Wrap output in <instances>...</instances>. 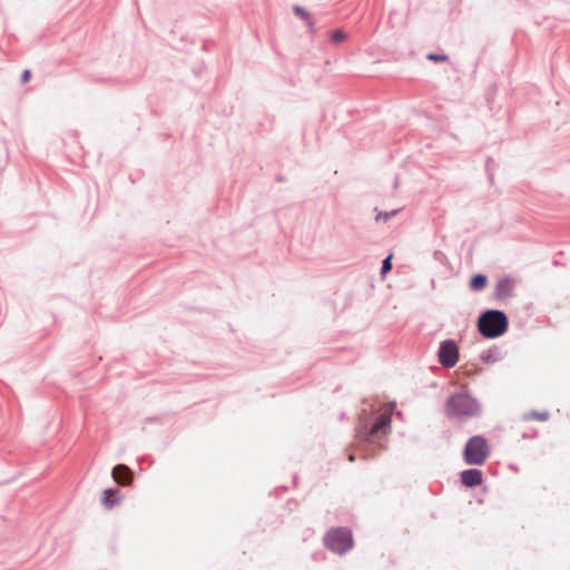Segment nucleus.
<instances>
[{"label":"nucleus","instance_id":"1","mask_svg":"<svg viewBox=\"0 0 570 570\" xmlns=\"http://www.w3.org/2000/svg\"><path fill=\"white\" fill-rule=\"evenodd\" d=\"M476 328L484 338H498L508 332L509 317L501 309H485L478 317Z\"/></svg>","mask_w":570,"mask_h":570},{"label":"nucleus","instance_id":"2","mask_svg":"<svg viewBox=\"0 0 570 570\" xmlns=\"http://www.w3.org/2000/svg\"><path fill=\"white\" fill-rule=\"evenodd\" d=\"M490 449L482 436L471 438L464 448V461L471 465H481L485 462Z\"/></svg>","mask_w":570,"mask_h":570},{"label":"nucleus","instance_id":"3","mask_svg":"<svg viewBox=\"0 0 570 570\" xmlns=\"http://www.w3.org/2000/svg\"><path fill=\"white\" fill-rule=\"evenodd\" d=\"M324 540L326 547L336 553L346 552L353 544L352 533L345 528L328 531Z\"/></svg>","mask_w":570,"mask_h":570},{"label":"nucleus","instance_id":"4","mask_svg":"<svg viewBox=\"0 0 570 570\" xmlns=\"http://www.w3.org/2000/svg\"><path fill=\"white\" fill-rule=\"evenodd\" d=\"M460 356L458 343L448 338L440 343L438 351V361L445 368H452L456 365Z\"/></svg>","mask_w":570,"mask_h":570},{"label":"nucleus","instance_id":"5","mask_svg":"<svg viewBox=\"0 0 570 570\" xmlns=\"http://www.w3.org/2000/svg\"><path fill=\"white\" fill-rule=\"evenodd\" d=\"M517 281L510 275L503 276L498 279L493 297L498 302H504L515 295Z\"/></svg>","mask_w":570,"mask_h":570},{"label":"nucleus","instance_id":"6","mask_svg":"<svg viewBox=\"0 0 570 570\" xmlns=\"http://www.w3.org/2000/svg\"><path fill=\"white\" fill-rule=\"evenodd\" d=\"M449 409L456 415H472L474 405L469 394H453L449 400Z\"/></svg>","mask_w":570,"mask_h":570},{"label":"nucleus","instance_id":"7","mask_svg":"<svg viewBox=\"0 0 570 570\" xmlns=\"http://www.w3.org/2000/svg\"><path fill=\"white\" fill-rule=\"evenodd\" d=\"M393 412V404H386L381 409L375 422L370 429V435L377 436L380 433L385 434L390 426L391 414Z\"/></svg>","mask_w":570,"mask_h":570},{"label":"nucleus","instance_id":"8","mask_svg":"<svg viewBox=\"0 0 570 570\" xmlns=\"http://www.w3.org/2000/svg\"><path fill=\"white\" fill-rule=\"evenodd\" d=\"M112 479L120 485H128L132 481V474L127 465L118 464L112 469Z\"/></svg>","mask_w":570,"mask_h":570},{"label":"nucleus","instance_id":"9","mask_svg":"<svg viewBox=\"0 0 570 570\" xmlns=\"http://www.w3.org/2000/svg\"><path fill=\"white\" fill-rule=\"evenodd\" d=\"M462 483L468 487H476L482 482V472L476 469L465 470L461 473Z\"/></svg>","mask_w":570,"mask_h":570},{"label":"nucleus","instance_id":"10","mask_svg":"<svg viewBox=\"0 0 570 570\" xmlns=\"http://www.w3.org/2000/svg\"><path fill=\"white\" fill-rule=\"evenodd\" d=\"M502 357H503L502 348L498 345H492L491 347H489L488 350L483 351L480 354V360L487 364L495 363V362L502 360Z\"/></svg>","mask_w":570,"mask_h":570},{"label":"nucleus","instance_id":"11","mask_svg":"<svg viewBox=\"0 0 570 570\" xmlns=\"http://www.w3.org/2000/svg\"><path fill=\"white\" fill-rule=\"evenodd\" d=\"M488 276L482 273H478L470 278L469 288L472 292H482L488 286Z\"/></svg>","mask_w":570,"mask_h":570},{"label":"nucleus","instance_id":"12","mask_svg":"<svg viewBox=\"0 0 570 570\" xmlns=\"http://www.w3.org/2000/svg\"><path fill=\"white\" fill-rule=\"evenodd\" d=\"M101 502L106 508L114 507L118 502L117 490H105L102 493Z\"/></svg>","mask_w":570,"mask_h":570},{"label":"nucleus","instance_id":"13","mask_svg":"<svg viewBox=\"0 0 570 570\" xmlns=\"http://www.w3.org/2000/svg\"><path fill=\"white\" fill-rule=\"evenodd\" d=\"M549 416H550V414L547 411H530L522 416V420L523 421L537 420L540 422H546L549 420Z\"/></svg>","mask_w":570,"mask_h":570},{"label":"nucleus","instance_id":"14","mask_svg":"<svg viewBox=\"0 0 570 570\" xmlns=\"http://www.w3.org/2000/svg\"><path fill=\"white\" fill-rule=\"evenodd\" d=\"M346 38L347 33L343 29H336L330 33V40L334 43H340Z\"/></svg>","mask_w":570,"mask_h":570},{"label":"nucleus","instance_id":"15","mask_svg":"<svg viewBox=\"0 0 570 570\" xmlns=\"http://www.w3.org/2000/svg\"><path fill=\"white\" fill-rule=\"evenodd\" d=\"M399 213V209H393L391 212H379L375 216V222H387L392 217H394Z\"/></svg>","mask_w":570,"mask_h":570},{"label":"nucleus","instance_id":"16","mask_svg":"<svg viewBox=\"0 0 570 570\" xmlns=\"http://www.w3.org/2000/svg\"><path fill=\"white\" fill-rule=\"evenodd\" d=\"M426 59L433 62H446L449 61V56L445 53L430 52L426 55Z\"/></svg>","mask_w":570,"mask_h":570},{"label":"nucleus","instance_id":"17","mask_svg":"<svg viewBox=\"0 0 570 570\" xmlns=\"http://www.w3.org/2000/svg\"><path fill=\"white\" fill-rule=\"evenodd\" d=\"M392 256L393 255L390 254L382 261V265H381V275L382 276H385L387 273H390L392 271Z\"/></svg>","mask_w":570,"mask_h":570},{"label":"nucleus","instance_id":"18","mask_svg":"<svg viewBox=\"0 0 570 570\" xmlns=\"http://www.w3.org/2000/svg\"><path fill=\"white\" fill-rule=\"evenodd\" d=\"M293 11L296 16L301 17L302 19H304L305 21L306 20H311V13L303 7L301 6H294L293 7Z\"/></svg>","mask_w":570,"mask_h":570},{"label":"nucleus","instance_id":"19","mask_svg":"<svg viewBox=\"0 0 570 570\" xmlns=\"http://www.w3.org/2000/svg\"><path fill=\"white\" fill-rule=\"evenodd\" d=\"M31 78V71L29 69H26L22 71L20 81L21 83H27Z\"/></svg>","mask_w":570,"mask_h":570},{"label":"nucleus","instance_id":"20","mask_svg":"<svg viewBox=\"0 0 570 570\" xmlns=\"http://www.w3.org/2000/svg\"><path fill=\"white\" fill-rule=\"evenodd\" d=\"M306 23H307V27H308V30L312 35H315L316 33V28H315V21L314 19L311 17V20H306Z\"/></svg>","mask_w":570,"mask_h":570},{"label":"nucleus","instance_id":"21","mask_svg":"<svg viewBox=\"0 0 570 570\" xmlns=\"http://www.w3.org/2000/svg\"><path fill=\"white\" fill-rule=\"evenodd\" d=\"M348 460H350L351 462H353V461H354V455H352V454H351V455L348 456Z\"/></svg>","mask_w":570,"mask_h":570}]
</instances>
